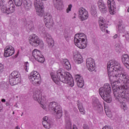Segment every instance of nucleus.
Listing matches in <instances>:
<instances>
[{"instance_id": "obj_1", "label": "nucleus", "mask_w": 129, "mask_h": 129, "mask_svg": "<svg viewBox=\"0 0 129 129\" xmlns=\"http://www.w3.org/2000/svg\"><path fill=\"white\" fill-rule=\"evenodd\" d=\"M108 75L112 85L114 97L121 104V108L124 111L127 108L125 102L129 101V76L120 64L114 60L107 63Z\"/></svg>"}, {"instance_id": "obj_2", "label": "nucleus", "mask_w": 129, "mask_h": 129, "mask_svg": "<svg viewBox=\"0 0 129 129\" xmlns=\"http://www.w3.org/2000/svg\"><path fill=\"white\" fill-rule=\"evenodd\" d=\"M50 76L55 84H59L60 81L62 83L69 84L71 87L74 86V79L71 77L68 72H64L61 69L58 70L56 72V76L53 73L50 74Z\"/></svg>"}, {"instance_id": "obj_3", "label": "nucleus", "mask_w": 129, "mask_h": 129, "mask_svg": "<svg viewBox=\"0 0 129 129\" xmlns=\"http://www.w3.org/2000/svg\"><path fill=\"white\" fill-rule=\"evenodd\" d=\"M99 94L102 98L107 102H111V97L110 92H111V87L109 84H105L103 87L100 88L99 90Z\"/></svg>"}, {"instance_id": "obj_4", "label": "nucleus", "mask_w": 129, "mask_h": 129, "mask_svg": "<svg viewBox=\"0 0 129 129\" xmlns=\"http://www.w3.org/2000/svg\"><path fill=\"white\" fill-rule=\"evenodd\" d=\"M74 42L80 49H85L87 46V37L84 33L76 34L75 35Z\"/></svg>"}, {"instance_id": "obj_5", "label": "nucleus", "mask_w": 129, "mask_h": 129, "mask_svg": "<svg viewBox=\"0 0 129 129\" xmlns=\"http://www.w3.org/2000/svg\"><path fill=\"white\" fill-rule=\"evenodd\" d=\"M48 109L51 111L57 118H61L63 114L62 113V108L56 102H50L48 105Z\"/></svg>"}, {"instance_id": "obj_6", "label": "nucleus", "mask_w": 129, "mask_h": 129, "mask_svg": "<svg viewBox=\"0 0 129 129\" xmlns=\"http://www.w3.org/2000/svg\"><path fill=\"white\" fill-rule=\"evenodd\" d=\"M29 43L31 46H33V47H38V46H39L41 49H43L45 46L44 42L42 40L40 39L39 36L36 34H32L29 36Z\"/></svg>"}, {"instance_id": "obj_7", "label": "nucleus", "mask_w": 129, "mask_h": 129, "mask_svg": "<svg viewBox=\"0 0 129 129\" xmlns=\"http://www.w3.org/2000/svg\"><path fill=\"white\" fill-rule=\"evenodd\" d=\"M8 5V7H7V5L3 6V7L0 9L1 12L6 15H10L11 14H13V13H15L16 7H15L14 2H13V0L9 1Z\"/></svg>"}, {"instance_id": "obj_8", "label": "nucleus", "mask_w": 129, "mask_h": 129, "mask_svg": "<svg viewBox=\"0 0 129 129\" xmlns=\"http://www.w3.org/2000/svg\"><path fill=\"white\" fill-rule=\"evenodd\" d=\"M30 81L32 82L33 85L39 86L41 84V76L37 71H33L29 76Z\"/></svg>"}, {"instance_id": "obj_9", "label": "nucleus", "mask_w": 129, "mask_h": 129, "mask_svg": "<svg viewBox=\"0 0 129 129\" xmlns=\"http://www.w3.org/2000/svg\"><path fill=\"white\" fill-rule=\"evenodd\" d=\"M21 82V75L17 71H13L9 76V83L11 85H17Z\"/></svg>"}, {"instance_id": "obj_10", "label": "nucleus", "mask_w": 129, "mask_h": 129, "mask_svg": "<svg viewBox=\"0 0 129 129\" xmlns=\"http://www.w3.org/2000/svg\"><path fill=\"white\" fill-rule=\"evenodd\" d=\"M43 0H35L34 6L36 11V14L39 17H43L44 15V6L43 5Z\"/></svg>"}, {"instance_id": "obj_11", "label": "nucleus", "mask_w": 129, "mask_h": 129, "mask_svg": "<svg viewBox=\"0 0 129 129\" xmlns=\"http://www.w3.org/2000/svg\"><path fill=\"white\" fill-rule=\"evenodd\" d=\"M39 30L41 31L43 37H46V42L48 43L49 48H52L54 46V40L52 38V36L46 31L44 27H41Z\"/></svg>"}, {"instance_id": "obj_12", "label": "nucleus", "mask_w": 129, "mask_h": 129, "mask_svg": "<svg viewBox=\"0 0 129 129\" xmlns=\"http://www.w3.org/2000/svg\"><path fill=\"white\" fill-rule=\"evenodd\" d=\"M33 99L38 101V103L44 102L46 100V97L42 96V92L39 89H35L33 92Z\"/></svg>"}, {"instance_id": "obj_13", "label": "nucleus", "mask_w": 129, "mask_h": 129, "mask_svg": "<svg viewBox=\"0 0 129 129\" xmlns=\"http://www.w3.org/2000/svg\"><path fill=\"white\" fill-rule=\"evenodd\" d=\"M32 55L35 60L38 61V62H40V63H44L45 61V58L44 57V56L41 54L40 50L34 49L32 52Z\"/></svg>"}, {"instance_id": "obj_14", "label": "nucleus", "mask_w": 129, "mask_h": 129, "mask_svg": "<svg viewBox=\"0 0 129 129\" xmlns=\"http://www.w3.org/2000/svg\"><path fill=\"white\" fill-rule=\"evenodd\" d=\"M107 7L110 15H115L116 14V6L115 5L114 0H108Z\"/></svg>"}, {"instance_id": "obj_15", "label": "nucleus", "mask_w": 129, "mask_h": 129, "mask_svg": "<svg viewBox=\"0 0 129 129\" xmlns=\"http://www.w3.org/2000/svg\"><path fill=\"white\" fill-rule=\"evenodd\" d=\"M78 14L81 21H85V20L88 19V12L83 8H81L79 9Z\"/></svg>"}, {"instance_id": "obj_16", "label": "nucleus", "mask_w": 129, "mask_h": 129, "mask_svg": "<svg viewBox=\"0 0 129 129\" xmlns=\"http://www.w3.org/2000/svg\"><path fill=\"white\" fill-rule=\"evenodd\" d=\"M86 66L89 71L92 72L95 70V62L92 58H89L86 60Z\"/></svg>"}, {"instance_id": "obj_17", "label": "nucleus", "mask_w": 129, "mask_h": 129, "mask_svg": "<svg viewBox=\"0 0 129 129\" xmlns=\"http://www.w3.org/2000/svg\"><path fill=\"white\" fill-rule=\"evenodd\" d=\"M99 25L102 31L108 33V30H107L108 25L106 24V22L103 17H100L99 18Z\"/></svg>"}, {"instance_id": "obj_18", "label": "nucleus", "mask_w": 129, "mask_h": 129, "mask_svg": "<svg viewBox=\"0 0 129 129\" xmlns=\"http://www.w3.org/2000/svg\"><path fill=\"white\" fill-rule=\"evenodd\" d=\"M4 51V57H10L15 54V48L12 45L6 46Z\"/></svg>"}, {"instance_id": "obj_19", "label": "nucleus", "mask_w": 129, "mask_h": 129, "mask_svg": "<svg viewBox=\"0 0 129 129\" xmlns=\"http://www.w3.org/2000/svg\"><path fill=\"white\" fill-rule=\"evenodd\" d=\"M98 8L101 14H106L107 12V7L102 0H100L98 2Z\"/></svg>"}, {"instance_id": "obj_20", "label": "nucleus", "mask_w": 129, "mask_h": 129, "mask_svg": "<svg viewBox=\"0 0 129 129\" xmlns=\"http://www.w3.org/2000/svg\"><path fill=\"white\" fill-rule=\"evenodd\" d=\"M75 79L77 82V84L78 87L82 88V87L84 86V80H83V77H81V76L76 75L75 76Z\"/></svg>"}, {"instance_id": "obj_21", "label": "nucleus", "mask_w": 129, "mask_h": 129, "mask_svg": "<svg viewBox=\"0 0 129 129\" xmlns=\"http://www.w3.org/2000/svg\"><path fill=\"white\" fill-rule=\"evenodd\" d=\"M22 7L25 11H30L32 8V2L30 0H23Z\"/></svg>"}, {"instance_id": "obj_22", "label": "nucleus", "mask_w": 129, "mask_h": 129, "mask_svg": "<svg viewBox=\"0 0 129 129\" xmlns=\"http://www.w3.org/2000/svg\"><path fill=\"white\" fill-rule=\"evenodd\" d=\"M121 60L123 64L126 68L129 69V55L128 54H123L121 56Z\"/></svg>"}, {"instance_id": "obj_23", "label": "nucleus", "mask_w": 129, "mask_h": 129, "mask_svg": "<svg viewBox=\"0 0 129 129\" xmlns=\"http://www.w3.org/2000/svg\"><path fill=\"white\" fill-rule=\"evenodd\" d=\"M54 8L58 11H61L63 9V3L61 0H52Z\"/></svg>"}, {"instance_id": "obj_24", "label": "nucleus", "mask_w": 129, "mask_h": 129, "mask_svg": "<svg viewBox=\"0 0 129 129\" xmlns=\"http://www.w3.org/2000/svg\"><path fill=\"white\" fill-rule=\"evenodd\" d=\"M74 60L77 64H81L83 62V57L80 54H76L74 56Z\"/></svg>"}, {"instance_id": "obj_25", "label": "nucleus", "mask_w": 129, "mask_h": 129, "mask_svg": "<svg viewBox=\"0 0 129 129\" xmlns=\"http://www.w3.org/2000/svg\"><path fill=\"white\" fill-rule=\"evenodd\" d=\"M77 104L78 106L80 112H81L82 114H85V109H84V107H83V105L82 104V103L80 102V100H78Z\"/></svg>"}, {"instance_id": "obj_26", "label": "nucleus", "mask_w": 129, "mask_h": 129, "mask_svg": "<svg viewBox=\"0 0 129 129\" xmlns=\"http://www.w3.org/2000/svg\"><path fill=\"white\" fill-rule=\"evenodd\" d=\"M63 64H64V66L67 70H71V64L68 59H64L62 60Z\"/></svg>"}, {"instance_id": "obj_27", "label": "nucleus", "mask_w": 129, "mask_h": 129, "mask_svg": "<svg viewBox=\"0 0 129 129\" xmlns=\"http://www.w3.org/2000/svg\"><path fill=\"white\" fill-rule=\"evenodd\" d=\"M117 29L120 33H122L124 32V27L123 24H122V21H119L117 25Z\"/></svg>"}, {"instance_id": "obj_28", "label": "nucleus", "mask_w": 129, "mask_h": 129, "mask_svg": "<svg viewBox=\"0 0 129 129\" xmlns=\"http://www.w3.org/2000/svg\"><path fill=\"white\" fill-rule=\"evenodd\" d=\"M53 21V18H52V15L49 13H46L44 16V22H48Z\"/></svg>"}, {"instance_id": "obj_29", "label": "nucleus", "mask_w": 129, "mask_h": 129, "mask_svg": "<svg viewBox=\"0 0 129 129\" xmlns=\"http://www.w3.org/2000/svg\"><path fill=\"white\" fill-rule=\"evenodd\" d=\"M93 105H94L95 107H97V108H101V105L97 98L93 99Z\"/></svg>"}, {"instance_id": "obj_30", "label": "nucleus", "mask_w": 129, "mask_h": 129, "mask_svg": "<svg viewBox=\"0 0 129 129\" xmlns=\"http://www.w3.org/2000/svg\"><path fill=\"white\" fill-rule=\"evenodd\" d=\"M44 23L45 26L48 29H51V28L53 27V25H54V22L53 20H51L50 21H45Z\"/></svg>"}, {"instance_id": "obj_31", "label": "nucleus", "mask_w": 129, "mask_h": 129, "mask_svg": "<svg viewBox=\"0 0 129 129\" xmlns=\"http://www.w3.org/2000/svg\"><path fill=\"white\" fill-rule=\"evenodd\" d=\"M42 125L45 128L49 129L51 128L50 121H42Z\"/></svg>"}, {"instance_id": "obj_32", "label": "nucleus", "mask_w": 129, "mask_h": 129, "mask_svg": "<svg viewBox=\"0 0 129 129\" xmlns=\"http://www.w3.org/2000/svg\"><path fill=\"white\" fill-rule=\"evenodd\" d=\"M16 7H21L23 6L24 0H14Z\"/></svg>"}, {"instance_id": "obj_33", "label": "nucleus", "mask_w": 129, "mask_h": 129, "mask_svg": "<svg viewBox=\"0 0 129 129\" xmlns=\"http://www.w3.org/2000/svg\"><path fill=\"white\" fill-rule=\"evenodd\" d=\"M105 111L108 117H112V114L111 113V111H110V110H109L108 108L105 107Z\"/></svg>"}, {"instance_id": "obj_34", "label": "nucleus", "mask_w": 129, "mask_h": 129, "mask_svg": "<svg viewBox=\"0 0 129 129\" xmlns=\"http://www.w3.org/2000/svg\"><path fill=\"white\" fill-rule=\"evenodd\" d=\"M11 0H0V9L4 7V6H6L7 5V3H8L10 2Z\"/></svg>"}, {"instance_id": "obj_35", "label": "nucleus", "mask_w": 129, "mask_h": 129, "mask_svg": "<svg viewBox=\"0 0 129 129\" xmlns=\"http://www.w3.org/2000/svg\"><path fill=\"white\" fill-rule=\"evenodd\" d=\"M96 7L94 6H92L91 8V14L92 16H95L96 15Z\"/></svg>"}, {"instance_id": "obj_36", "label": "nucleus", "mask_w": 129, "mask_h": 129, "mask_svg": "<svg viewBox=\"0 0 129 129\" xmlns=\"http://www.w3.org/2000/svg\"><path fill=\"white\" fill-rule=\"evenodd\" d=\"M70 34L68 32H66L64 34V39H66V41L67 42H69L70 41Z\"/></svg>"}, {"instance_id": "obj_37", "label": "nucleus", "mask_w": 129, "mask_h": 129, "mask_svg": "<svg viewBox=\"0 0 129 129\" xmlns=\"http://www.w3.org/2000/svg\"><path fill=\"white\" fill-rule=\"evenodd\" d=\"M28 28L29 32L33 31V30H34V24H33L32 23H31L30 24L28 25Z\"/></svg>"}, {"instance_id": "obj_38", "label": "nucleus", "mask_w": 129, "mask_h": 129, "mask_svg": "<svg viewBox=\"0 0 129 129\" xmlns=\"http://www.w3.org/2000/svg\"><path fill=\"white\" fill-rule=\"evenodd\" d=\"M115 49L116 50V52H119L120 50V44L117 43L115 45Z\"/></svg>"}, {"instance_id": "obj_39", "label": "nucleus", "mask_w": 129, "mask_h": 129, "mask_svg": "<svg viewBox=\"0 0 129 129\" xmlns=\"http://www.w3.org/2000/svg\"><path fill=\"white\" fill-rule=\"evenodd\" d=\"M71 9H72V5L70 4L69 5L68 8L67 9V13H69V12H71Z\"/></svg>"}, {"instance_id": "obj_40", "label": "nucleus", "mask_w": 129, "mask_h": 129, "mask_svg": "<svg viewBox=\"0 0 129 129\" xmlns=\"http://www.w3.org/2000/svg\"><path fill=\"white\" fill-rule=\"evenodd\" d=\"M24 66L25 67V69L26 71L28 72L27 69H28V67H29V62L28 61L26 62L25 63Z\"/></svg>"}, {"instance_id": "obj_41", "label": "nucleus", "mask_w": 129, "mask_h": 129, "mask_svg": "<svg viewBox=\"0 0 129 129\" xmlns=\"http://www.w3.org/2000/svg\"><path fill=\"white\" fill-rule=\"evenodd\" d=\"M4 72V66L2 64L0 63V74L3 73Z\"/></svg>"}, {"instance_id": "obj_42", "label": "nucleus", "mask_w": 129, "mask_h": 129, "mask_svg": "<svg viewBox=\"0 0 129 129\" xmlns=\"http://www.w3.org/2000/svg\"><path fill=\"white\" fill-rule=\"evenodd\" d=\"M83 128L84 129H89V126H88V125H87L86 124H84Z\"/></svg>"}, {"instance_id": "obj_43", "label": "nucleus", "mask_w": 129, "mask_h": 129, "mask_svg": "<svg viewBox=\"0 0 129 129\" xmlns=\"http://www.w3.org/2000/svg\"><path fill=\"white\" fill-rule=\"evenodd\" d=\"M102 129H112L110 126L105 125Z\"/></svg>"}, {"instance_id": "obj_44", "label": "nucleus", "mask_w": 129, "mask_h": 129, "mask_svg": "<svg viewBox=\"0 0 129 129\" xmlns=\"http://www.w3.org/2000/svg\"><path fill=\"white\" fill-rule=\"evenodd\" d=\"M48 116H45L43 118V121H49V120H48Z\"/></svg>"}, {"instance_id": "obj_45", "label": "nucleus", "mask_w": 129, "mask_h": 129, "mask_svg": "<svg viewBox=\"0 0 129 129\" xmlns=\"http://www.w3.org/2000/svg\"><path fill=\"white\" fill-rule=\"evenodd\" d=\"M6 106H9L11 105V103L10 102V101H7L6 102Z\"/></svg>"}, {"instance_id": "obj_46", "label": "nucleus", "mask_w": 129, "mask_h": 129, "mask_svg": "<svg viewBox=\"0 0 129 129\" xmlns=\"http://www.w3.org/2000/svg\"><path fill=\"white\" fill-rule=\"evenodd\" d=\"M3 109H4V106H3L0 103V112H2V110H3Z\"/></svg>"}, {"instance_id": "obj_47", "label": "nucleus", "mask_w": 129, "mask_h": 129, "mask_svg": "<svg viewBox=\"0 0 129 129\" xmlns=\"http://www.w3.org/2000/svg\"><path fill=\"white\" fill-rule=\"evenodd\" d=\"M125 37H126V39H127V40H129V33H127V34H126Z\"/></svg>"}, {"instance_id": "obj_48", "label": "nucleus", "mask_w": 129, "mask_h": 129, "mask_svg": "<svg viewBox=\"0 0 129 129\" xmlns=\"http://www.w3.org/2000/svg\"><path fill=\"white\" fill-rule=\"evenodd\" d=\"M118 35L117 34H115L114 36L113 37V39H116L117 38Z\"/></svg>"}, {"instance_id": "obj_49", "label": "nucleus", "mask_w": 129, "mask_h": 129, "mask_svg": "<svg viewBox=\"0 0 129 129\" xmlns=\"http://www.w3.org/2000/svg\"><path fill=\"white\" fill-rule=\"evenodd\" d=\"M119 3H123V0H117Z\"/></svg>"}, {"instance_id": "obj_50", "label": "nucleus", "mask_w": 129, "mask_h": 129, "mask_svg": "<svg viewBox=\"0 0 129 129\" xmlns=\"http://www.w3.org/2000/svg\"><path fill=\"white\" fill-rule=\"evenodd\" d=\"M2 102H6V100L5 99H2Z\"/></svg>"}, {"instance_id": "obj_51", "label": "nucleus", "mask_w": 129, "mask_h": 129, "mask_svg": "<svg viewBox=\"0 0 129 129\" xmlns=\"http://www.w3.org/2000/svg\"><path fill=\"white\" fill-rule=\"evenodd\" d=\"M15 129H20V127H19V126H17Z\"/></svg>"}, {"instance_id": "obj_52", "label": "nucleus", "mask_w": 129, "mask_h": 129, "mask_svg": "<svg viewBox=\"0 0 129 129\" xmlns=\"http://www.w3.org/2000/svg\"><path fill=\"white\" fill-rule=\"evenodd\" d=\"M15 57H16V58H17V57H18V53L16 55H15Z\"/></svg>"}, {"instance_id": "obj_53", "label": "nucleus", "mask_w": 129, "mask_h": 129, "mask_svg": "<svg viewBox=\"0 0 129 129\" xmlns=\"http://www.w3.org/2000/svg\"><path fill=\"white\" fill-rule=\"evenodd\" d=\"M23 114H24V113L22 112V114H21V116H23Z\"/></svg>"}, {"instance_id": "obj_54", "label": "nucleus", "mask_w": 129, "mask_h": 129, "mask_svg": "<svg viewBox=\"0 0 129 129\" xmlns=\"http://www.w3.org/2000/svg\"><path fill=\"white\" fill-rule=\"evenodd\" d=\"M13 114H15V111L13 112Z\"/></svg>"}, {"instance_id": "obj_55", "label": "nucleus", "mask_w": 129, "mask_h": 129, "mask_svg": "<svg viewBox=\"0 0 129 129\" xmlns=\"http://www.w3.org/2000/svg\"><path fill=\"white\" fill-rule=\"evenodd\" d=\"M43 2H46L47 0H42Z\"/></svg>"}]
</instances>
